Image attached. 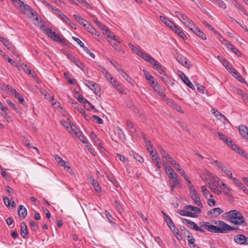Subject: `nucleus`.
Here are the masks:
<instances>
[{"label": "nucleus", "instance_id": "f257e3e1", "mask_svg": "<svg viewBox=\"0 0 248 248\" xmlns=\"http://www.w3.org/2000/svg\"><path fill=\"white\" fill-rule=\"evenodd\" d=\"M216 225H210L209 222H200L201 228H204L208 231L216 233H227L231 231L239 230L237 227H232L221 220H216Z\"/></svg>", "mask_w": 248, "mask_h": 248}, {"label": "nucleus", "instance_id": "f03ea898", "mask_svg": "<svg viewBox=\"0 0 248 248\" xmlns=\"http://www.w3.org/2000/svg\"><path fill=\"white\" fill-rule=\"evenodd\" d=\"M224 217L227 218L230 222L235 225L247 226L246 218L242 213L237 210H232L227 212L223 215Z\"/></svg>", "mask_w": 248, "mask_h": 248}, {"label": "nucleus", "instance_id": "7ed1b4c3", "mask_svg": "<svg viewBox=\"0 0 248 248\" xmlns=\"http://www.w3.org/2000/svg\"><path fill=\"white\" fill-rule=\"evenodd\" d=\"M15 6L20 11V13L26 14V12L30 11L33 16H36V13L35 14L32 12L31 8L28 4H25L21 0H11Z\"/></svg>", "mask_w": 248, "mask_h": 248}, {"label": "nucleus", "instance_id": "20e7f679", "mask_svg": "<svg viewBox=\"0 0 248 248\" xmlns=\"http://www.w3.org/2000/svg\"><path fill=\"white\" fill-rule=\"evenodd\" d=\"M47 36L56 42H60L65 45L67 44V41L62 38L60 34L56 33L55 31H53L50 28H46L45 29Z\"/></svg>", "mask_w": 248, "mask_h": 248}, {"label": "nucleus", "instance_id": "39448f33", "mask_svg": "<svg viewBox=\"0 0 248 248\" xmlns=\"http://www.w3.org/2000/svg\"><path fill=\"white\" fill-rule=\"evenodd\" d=\"M84 83L89 87L91 90H93L94 93L99 96L101 95L100 88L98 85L92 81H89L87 79L84 80Z\"/></svg>", "mask_w": 248, "mask_h": 248}, {"label": "nucleus", "instance_id": "423d86ee", "mask_svg": "<svg viewBox=\"0 0 248 248\" xmlns=\"http://www.w3.org/2000/svg\"><path fill=\"white\" fill-rule=\"evenodd\" d=\"M234 241L236 243L241 245L248 244V237L243 234H237L234 237Z\"/></svg>", "mask_w": 248, "mask_h": 248}, {"label": "nucleus", "instance_id": "0eeeda50", "mask_svg": "<svg viewBox=\"0 0 248 248\" xmlns=\"http://www.w3.org/2000/svg\"><path fill=\"white\" fill-rule=\"evenodd\" d=\"M176 16L186 26H190V24L192 22L188 19L187 17L183 15L181 12L177 11L175 12Z\"/></svg>", "mask_w": 248, "mask_h": 248}, {"label": "nucleus", "instance_id": "6e6552de", "mask_svg": "<svg viewBox=\"0 0 248 248\" xmlns=\"http://www.w3.org/2000/svg\"><path fill=\"white\" fill-rule=\"evenodd\" d=\"M67 57L70 59V60L74 62V63L82 71H84V66L82 62L79 60L77 59L74 56L71 54H68Z\"/></svg>", "mask_w": 248, "mask_h": 248}, {"label": "nucleus", "instance_id": "1a4fd4ad", "mask_svg": "<svg viewBox=\"0 0 248 248\" xmlns=\"http://www.w3.org/2000/svg\"><path fill=\"white\" fill-rule=\"evenodd\" d=\"M223 212L222 209L219 207L214 208L207 212V215H211L212 217H215Z\"/></svg>", "mask_w": 248, "mask_h": 248}, {"label": "nucleus", "instance_id": "9d476101", "mask_svg": "<svg viewBox=\"0 0 248 248\" xmlns=\"http://www.w3.org/2000/svg\"><path fill=\"white\" fill-rule=\"evenodd\" d=\"M19 217L20 219H23L27 215V211L24 206L20 205L17 209Z\"/></svg>", "mask_w": 248, "mask_h": 248}, {"label": "nucleus", "instance_id": "9b49d317", "mask_svg": "<svg viewBox=\"0 0 248 248\" xmlns=\"http://www.w3.org/2000/svg\"><path fill=\"white\" fill-rule=\"evenodd\" d=\"M140 57H141L143 59H144L145 61L148 62L151 64L155 62V60L154 58L151 57L150 55H148L147 53H145L142 51H140V52L139 53V55H138Z\"/></svg>", "mask_w": 248, "mask_h": 248}, {"label": "nucleus", "instance_id": "f8f14e48", "mask_svg": "<svg viewBox=\"0 0 248 248\" xmlns=\"http://www.w3.org/2000/svg\"><path fill=\"white\" fill-rule=\"evenodd\" d=\"M20 234L23 238H28V231L25 222H22L20 224Z\"/></svg>", "mask_w": 248, "mask_h": 248}, {"label": "nucleus", "instance_id": "ddd939ff", "mask_svg": "<svg viewBox=\"0 0 248 248\" xmlns=\"http://www.w3.org/2000/svg\"><path fill=\"white\" fill-rule=\"evenodd\" d=\"M170 29L183 40H186L187 39L186 34L175 24L173 25L172 28Z\"/></svg>", "mask_w": 248, "mask_h": 248}, {"label": "nucleus", "instance_id": "4468645a", "mask_svg": "<svg viewBox=\"0 0 248 248\" xmlns=\"http://www.w3.org/2000/svg\"><path fill=\"white\" fill-rule=\"evenodd\" d=\"M180 77L183 81L191 89L195 90V86L193 85V84L189 80L188 77L184 73H182Z\"/></svg>", "mask_w": 248, "mask_h": 248}, {"label": "nucleus", "instance_id": "2eb2a0df", "mask_svg": "<svg viewBox=\"0 0 248 248\" xmlns=\"http://www.w3.org/2000/svg\"><path fill=\"white\" fill-rule=\"evenodd\" d=\"M97 26L102 31H103V33L107 35L108 37H111V34H112V33L109 31L108 28L102 23H99Z\"/></svg>", "mask_w": 248, "mask_h": 248}, {"label": "nucleus", "instance_id": "dca6fc26", "mask_svg": "<svg viewBox=\"0 0 248 248\" xmlns=\"http://www.w3.org/2000/svg\"><path fill=\"white\" fill-rule=\"evenodd\" d=\"M112 39V41L110 42V44L114 47L115 50L118 51H122L120 46V43L116 40L115 36L113 35V33L111 34V37H109Z\"/></svg>", "mask_w": 248, "mask_h": 248}, {"label": "nucleus", "instance_id": "f3484780", "mask_svg": "<svg viewBox=\"0 0 248 248\" xmlns=\"http://www.w3.org/2000/svg\"><path fill=\"white\" fill-rule=\"evenodd\" d=\"M217 58L229 72H232V70H234L231 65H229L228 62L225 59L219 56H218Z\"/></svg>", "mask_w": 248, "mask_h": 248}, {"label": "nucleus", "instance_id": "a211bd4d", "mask_svg": "<svg viewBox=\"0 0 248 248\" xmlns=\"http://www.w3.org/2000/svg\"><path fill=\"white\" fill-rule=\"evenodd\" d=\"M188 210H180L178 211V213L183 216H187L191 217H197L195 213H192L188 211Z\"/></svg>", "mask_w": 248, "mask_h": 248}, {"label": "nucleus", "instance_id": "6ab92c4d", "mask_svg": "<svg viewBox=\"0 0 248 248\" xmlns=\"http://www.w3.org/2000/svg\"><path fill=\"white\" fill-rule=\"evenodd\" d=\"M181 219L184 223H185L186 225H187L188 227L191 229L196 230L197 228L198 227V226L196 223L190 220L183 218H182Z\"/></svg>", "mask_w": 248, "mask_h": 248}, {"label": "nucleus", "instance_id": "aec40b11", "mask_svg": "<svg viewBox=\"0 0 248 248\" xmlns=\"http://www.w3.org/2000/svg\"><path fill=\"white\" fill-rule=\"evenodd\" d=\"M212 113L218 119L221 120H224L226 121L227 122H229L227 119L226 118V117L222 114L221 113H220L219 111H217V110L212 108L211 110Z\"/></svg>", "mask_w": 248, "mask_h": 248}, {"label": "nucleus", "instance_id": "412c9836", "mask_svg": "<svg viewBox=\"0 0 248 248\" xmlns=\"http://www.w3.org/2000/svg\"><path fill=\"white\" fill-rule=\"evenodd\" d=\"M152 65L154 66V68L155 69L160 75L165 73L163 67L156 60H155V62H153Z\"/></svg>", "mask_w": 248, "mask_h": 248}, {"label": "nucleus", "instance_id": "4be33fe9", "mask_svg": "<svg viewBox=\"0 0 248 248\" xmlns=\"http://www.w3.org/2000/svg\"><path fill=\"white\" fill-rule=\"evenodd\" d=\"M21 67L26 73L31 75L33 78L36 79H38L37 76L34 73H32L31 72V71L29 69V67L26 64L23 63L21 65Z\"/></svg>", "mask_w": 248, "mask_h": 248}, {"label": "nucleus", "instance_id": "5701e85b", "mask_svg": "<svg viewBox=\"0 0 248 248\" xmlns=\"http://www.w3.org/2000/svg\"><path fill=\"white\" fill-rule=\"evenodd\" d=\"M54 158L59 165L63 166L64 168H66L67 165L68 164L67 161L62 160V159L57 155H54Z\"/></svg>", "mask_w": 248, "mask_h": 248}, {"label": "nucleus", "instance_id": "b1692460", "mask_svg": "<svg viewBox=\"0 0 248 248\" xmlns=\"http://www.w3.org/2000/svg\"><path fill=\"white\" fill-rule=\"evenodd\" d=\"M208 186L213 192H214L218 195L221 194V193H222L221 191L219 189L218 187L213 183H209L208 184Z\"/></svg>", "mask_w": 248, "mask_h": 248}, {"label": "nucleus", "instance_id": "393cba45", "mask_svg": "<svg viewBox=\"0 0 248 248\" xmlns=\"http://www.w3.org/2000/svg\"><path fill=\"white\" fill-rule=\"evenodd\" d=\"M176 60L182 65L189 68V64L187 63V61L186 58L181 55H179L177 57Z\"/></svg>", "mask_w": 248, "mask_h": 248}, {"label": "nucleus", "instance_id": "a878e982", "mask_svg": "<svg viewBox=\"0 0 248 248\" xmlns=\"http://www.w3.org/2000/svg\"><path fill=\"white\" fill-rule=\"evenodd\" d=\"M217 134L218 135L219 139L223 140L226 144L228 145L229 143H232V140L224 134L220 132H217Z\"/></svg>", "mask_w": 248, "mask_h": 248}, {"label": "nucleus", "instance_id": "bb28decb", "mask_svg": "<svg viewBox=\"0 0 248 248\" xmlns=\"http://www.w3.org/2000/svg\"><path fill=\"white\" fill-rule=\"evenodd\" d=\"M239 133L243 137L248 140V128L242 126L239 128Z\"/></svg>", "mask_w": 248, "mask_h": 248}, {"label": "nucleus", "instance_id": "cd10ccee", "mask_svg": "<svg viewBox=\"0 0 248 248\" xmlns=\"http://www.w3.org/2000/svg\"><path fill=\"white\" fill-rule=\"evenodd\" d=\"M101 73L109 82L111 83V81H113L112 80L114 79L112 76H111V75L108 72V71L106 69H102V70H101Z\"/></svg>", "mask_w": 248, "mask_h": 248}, {"label": "nucleus", "instance_id": "c85d7f7f", "mask_svg": "<svg viewBox=\"0 0 248 248\" xmlns=\"http://www.w3.org/2000/svg\"><path fill=\"white\" fill-rule=\"evenodd\" d=\"M233 182L242 189L245 193H248V189L244 186V185L240 182L237 178L233 179Z\"/></svg>", "mask_w": 248, "mask_h": 248}, {"label": "nucleus", "instance_id": "c756f323", "mask_svg": "<svg viewBox=\"0 0 248 248\" xmlns=\"http://www.w3.org/2000/svg\"><path fill=\"white\" fill-rule=\"evenodd\" d=\"M160 20L164 22L168 27H170V28H172L174 23H173L171 21L169 20L168 18L160 16H159Z\"/></svg>", "mask_w": 248, "mask_h": 248}, {"label": "nucleus", "instance_id": "7c9ffc66", "mask_svg": "<svg viewBox=\"0 0 248 248\" xmlns=\"http://www.w3.org/2000/svg\"><path fill=\"white\" fill-rule=\"evenodd\" d=\"M162 164L164 166V169L166 171V172L168 174L169 177L171 175L176 176V173L174 171V170L171 167L169 166H166L165 165L166 163H164V162H163Z\"/></svg>", "mask_w": 248, "mask_h": 248}, {"label": "nucleus", "instance_id": "2f4dec72", "mask_svg": "<svg viewBox=\"0 0 248 248\" xmlns=\"http://www.w3.org/2000/svg\"><path fill=\"white\" fill-rule=\"evenodd\" d=\"M0 42H1L8 49H10L12 48V46H13L12 43L10 42L8 39L3 37H0Z\"/></svg>", "mask_w": 248, "mask_h": 248}, {"label": "nucleus", "instance_id": "473e14b6", "mask_svg": "<svg viewBox=\"0 0 248 248\" xmlns=\"http://www.w3.org/2000/svg\"><path fill=\"white\" fill-rule=\"evenodd\" d=\"M184 208L185 210H190L192 211H194L197 214H199L201 212V210L199 208L191 205H186L184 206Z\"/></svg>", "mask_w": 248, "mask_h": 248}, {"label": "nucleus", "instance_id": "72a5a7b5", "mask_svg": "<svg viewBox=\"0 0 248 248\" xmlns=\"http://www.w3.org/2000/svg\"><path fill=\"white\" fill-rule=\"evenodd\" d=\"M190 198L198 206L200 207H203V204L201 202L200 197L198 196V194L197 195H194L193 196H192Z\"/></svg>", "mask_w": 248, "mask_h": 248}, {"label": "nucleus", "instance_id": "f704fd0d", "mask_svg": "<svg viewBox=\"0 0 248 248\" xmlns=\"http://www.w3.org/2000/svg\"><path fill=\"white\" fill-rule=\"evenodd\" d=\"M111 83L114 86V88L117 90L119 92L123 93L124 92L122 86L117 83L116 79H113V81H111Z\"/></svg>", "mask_w": 248, "mask_h": 248}, {"label": "nucleus", "instance_id": "c9c22d12", "mask_svg": "<svg viewBox=\"0 0 248 248\" xmlns=\"http://www.w3.org/2000/svg\"><path fill=\"white\" fill-rule=\"evenodd\" d=\"M182 233L184 234V235L187 238V239H189L191 237V233L187 230L184 226H180V227Z\"/></svg>", "mask_w": 248, "mask_h": 248}, {"label": "nucleus", "instance_id": "e433bc0d", "mask_svg": "<svg viewBox=\"0 0 248 248\" xmlns=\"http://www.w3.org/2000/svg\"><path fill=\"white\" fill-rule=\"evenodd\" d=\"M70 129L69 132L72 133V134H74L75 136H78L79 134V131L78 130V129L76 128V126L71 123L69 124Z\"/></svg>", "mask_w": 248, "mask_h": 248}, {"label": "nucleus", "instance_id": "4c0bfd02", "mask_svg": "<svg viewBox=\"0 0 248 248\" xmlns=\"http://www.w3.org/2000/svg\"><path fill=\"white\" fill-rule=\"evenodd\" d=\"M228 145L231 148V149L234 151H236L238 153L241 154V149L235 144L233 141L232 140V143H229Z\"/></svg>", "mask_w": 248, "mask_h": 248}, {"label": "nucleus", "instance_id": "58836bf2", "mask_svg": "<svg viewBox=\"0 0 248 248\" xmlns=\"http://www.w3.org/2000/svg\"><path fill=\"white\" fill-rule=\"evenodd\" d=\"M91 183L96 192H101V188L99 185L98 182L96 180L92 179L91 180Z\"/></svg>", "mask_w": 248, "mask_h": 248}, {"label": "nucleus", "instance_id": "ea45409f", "mask_svg": "<svg viewBox=\"0 0 248 248\" xmlns=\"http://www.w3.org/2000/svg\"><path fill=\"white\" fill-rule=\"evenodd\" d=\"M170 179V184H174L176 185L180 184L177 178V175H171L169 177Z\"/></svg>", "mask_w": 248, "mask_h": 248}, {"label": "nucleus", "instance_id": "a19ab883", "mask_svg": "<svg viewBox=\"0 0 248 248\" xmlns=\"http://www.w3.org/2000/svg\"><path fill=\"white\" fill-rule=\"evenodd\" d=\"M232 52L235 53L236 55H237L238 57H241V52L234 46L232 45H231L230 46V47H228Z\"/></svg>", "mask_w": 248, "mask_h": 248}, {"label": "nucleus", "instance_id": "79ce46f5", "mask_svg": "<svg viewBox=\"0 0 248 248\" xmlns=\"http://www.w3.org/2000/svg\"><path fill=\"white\" fill-rule=\"evenodd\" d=\"M214 3L216 4H217L218 6V7H219L222 9H225L226 8V6L225 3L222 0H215Z\"/></svg>", "mask_w": 248, "mask_h": 248}, {"label": "nucleus", "instance_id": "37998d69", "mask_svg": "<svg viewBox=\"0 0 248 248\" xmlns=\"http://www.w3.org/2000/svg\"><path fill=\"white\" fill-rule=\"evenodd\" d=\"M196 86L199 93L201 94H203L204 93L205 87L198 82H196Z\"/></svg>", "mask_w": 248, "mask_h": 248}, {"label": "nucleus", "instance_id": "c03bdc74", "mask_svg": "<svg viewBox=\"0 0 248 248\" xmlns=\"http://www.w3.org/2000/svg\"><path fill=\"white\" fill-rule=\"evenodd\" d=\"M14 96L16 98L18 99L20 104H23L24 99L21 94L17 92Z\"/></svg>", "mask_w": 248, "mask_h": 248}, {"label": "nucleus", "instance_id": "a18cd8bd", "mask_svg": "<svg viewBox=\"0 0 248 248\" xmlns=\"http://www.w3.org/2000/svg\"><path fill=\"white\" fill-rule=\"evenodd\" d=\"M189 193L190 197H192V196H193L194 195L198 194V192L193 185H190L189 186Z\"/></svg>", "mask_w": 248, "mask_h": 248}, {"label": "nucleus", "instance_id": "49530a36", "mask_svg": "<svg viewBox=\"0 0 248 248\" xmlns=\"http://www.w3.org/2000/svg\"><path fill=\"white\" fill-rule=\"evenodd\" d=\"M73 17L77 20V21L80 24H82L84 22H86V20L77 15H74Z\"/></svg>", "mask_w": 248, "mask_h": 248}, {"label": "nucleus", "instance_id": "de8ad7c7", "mask_svg": "<svg viewBox=\"0 0 248 248\" xmlns=\"http://www.w3.org/2000/svg\"><path fill=\"white\" fill-rule=\"evenodd\" d=\"M201 188L203 195L205 198H207L208 195L210 194L209 191L207 189L205 186H202Z\"/></svg>", "mask_w": 248, "mask_h": 248}, {"label": "nucleus", "instance_id": "09e8293b", "mask_svg": "<svg viewBox=\"0 0 248 248\" xmlns=\"http://www.w3.org/2000/svg\"><path fill=\"white\" fill-rule=\"evenodd\" d=\"M195 34L198 37H199L200 38H201L202 40L206 39V37L205 34L202 31H201L199 29L198 30V31L196 32V33H195Z\"/></svg>", "mask_w": 248, "mask_h": 248}, {"label": "nucleus", "instance_id": "8fccbe9b", "mask_svg": "<svg viewBox=\"0 0 248 248\" xmlns=\"http://www.w3.org/2000/svg\"><path fill=\"white\" fill-rule=\"evenodd\" d=\"M0 170H1V175L6 179V180L8 181H11V178L9 176V175L7 174V172L3 170V169L2 167H0Z\"/></svg>", "mask_w": 248, "mask_h": 248}, {"label": "nucleus", "instance_id": "3c124183", "mask_svg": "<svg viewBox=\"0 0 248 248\" xmlns=\"http://www.w3.org/2000/svg\"><path fill=\"white\" fill-rule=\"evenodd\" d=\"M84 106L88 110H91L92 108H94V106L88 101L84 103Z\"/></svg>", "mask_w": 248, "mask_h": 248}, {"label": "nucleus", "instance_id": "603ef678", "mask_svg": "<svg viewBox=\"0 0 248 248\" xmlns=\"http://www.w3.org/2000/svg\"><path fill=\"white\" fill-rule=\"evenodd\" d=\"M128 46L138 55H139V53L141 51L139 50L137 47L135 46L132 44H129Z\"/></svg>", "mask_w": 248, "mask_h": 248}, {"label": "nucleus", "instance_id": "864d4df0", "mask_svg": "<svg viewBox=\"0 0 248 248\" xmlns=\"http://www.w3.org/2000/svg\"><path fill=\"white\" fill-rule=\"evenodd\" d=\"M191 31H192L195 34L199 30L195 25L193 24V22L190 23V26H187Z\"/></svg>", "mask_w": 248, "mask_h": 248}, {"label": "nucleus", "instance_id": "5fc2aeb1", "mask_svg": "<svg viewBox=\"0 0 248 248\" xmlns=\"http://www.w3.org/2000/svg\"><path fill=\"white\" fill-rule=\"evenodd\" d=\"M145 77L149 81H151L152 79H154V77L147 71L143 70Z\"/></svg>", "mask_w": 248, "mask_h": 248}, {"label": "nucleus", "instance_id": "6e6d98bb", "mask_svg": "<svg viewBox=\"0 0 248 248\" xmlns=\"http://www.w3.org/2000/svg\"><path fill=\"white\" fill-rule=\"evenodd\" d=\"M78 138L79 140L84 144L87 143V140L86 138L81 135V133L79 132V134L78 136H76Z\"/></svg>", "mask_w": 248, "mask_h": 248}, {"label": "nucleus", "instance_id": "4d7b16f0", "mask_svg": "<svg viewBox=\"0 0 248 248\" xmlns=\"http://www.w3.org/2000/svg\"><path fill=\"white\" fill-rule=\"evenodd\" d=\"M78 110L83 115L86 120L89 121L90 119V117L87 116L82 108H78Z\"/></svg>", "mask_w": 248, "mask_h": 248}, {"label": "nucleus", "instance_id": "13d9d810", "mask_svg": "<svg viewBox=\"0 0 248 248\" xmlns=\"http://www.w3.org/2000/svg\"><path fill=\"white\" fill-rule=\"evenodd\" d=\"M79 3L82 4L83 6H84L85 7L88 8V9H91V5L85 0H78Z\"/></svg>", "mask_w": 248, "mask_h": 248}, {"label": "nucleus", "instance_id": "bf43d9fd", "mask_svg": "<svg viewBox=\"0 0 248 248\" xmlns=\"http://www.w3.org/2000/svg\"><path fill=\"white\" fill-rule=\"evenodd\" d=\"M150 82V85L151 86L154 88H156L157 89H159L160 88L159 86L158 85L157 82L155 81V80L154 78L151 81H149Z\"/></svg>", "mask_w": 248, "mask_h": 248}, {"label": "nucleus", "instance_id": "052dcab7", "mask_svg": "<svg viewBox=\"0 0 248 248\" xmlns=\"http://www.w3.org/2000/svg\"><path fill=\"white\" fill-rule=\"evenodd\" d=\"M155 165L158 168H160L161 166V162L160 161V158L159 157H156L155 158L154 160L153 161Z\"/></svg>", "mask_w": 248, "mask_h": 248}, {"label": "nucleus", "instance_id": "680f3d73", "mask_svg": "<svg viewBox=\"0 0 248 248\" xmlns=\"http://www.w3.org/2000/svg\"><path fill=\"white\" fill-rule=\"evenodd\" d=\"M188 240V243L189 246H190L191 245H193V247L194 248H195L196 247V245L194 244L195 239L193 237V236L191 235V237H190L189 239H187Z\"/></svg>", "mask_w": 248, "mask_h": 248}, {"label": "nucleus", "instance_id": "e2e57ef3", "mask_svg": "<svg viewBox=\"0 0 248 248\" xmlns=\"http://www.w3.org/2000/svg\"><path fill=\"white\" fill-rule=\"evenodd\" d=\"M133 156H134V158L136 160L138 161L139 162H140V163L143 162L144 159H143V157L142 156H141L140 155H139L137 154H135L133 155Z\"/></svg>", "mask_w": 248, "mask_h": 248}, {"label": "nucleus", "instance_id": "0e129e2a", "mask_svg": "<svg viewBox=\"0 0 248 248\" xmlns=\"http://www.w3.org/2000/svg\"><path fill=\"white\" fill-rule=\"evenodd\" d=\"M7 88L13 95H14L17 92L10 85H7Z\"/></svg>", "mask_w": 248, "mask_h": 248}, {"label": "nucleus", "instance_id": "69168bd1", "mask_svg": "<svg viewBox=\"0 0 248 248\" xmlns=\"http://www.w3.org/2000/svg\"><path fill=\"white\" fill-rule=\"evenodd\" d=\"M114 203L115 204L116 208H117L120 213H122V212L124 211V209L122 208L121 205L119 203V202L117 201H115L114 202Z\"/></svg>", "mask_w": 248, "mask_h": 248}, {"label": "nucleus", "instance_id": "338daca9", "mask_svg": "<svg viewBox=\"0 0 248 248\" xmlns=\"http://www.w3.org/2000/svg\"><path fill=\"white\" fill-rule=\"evenodd\" d=\"M105 215L107 217L108 219V221L111 223V224H113V217H111V215L110 214V213L106 211H105Z\"/></svg>", "mask_w": 248, "mask_h": 248}, {"label": "nucleus", "instance_id": "774afa93", "mask_svg": "<svg viewBox=\"0 0 248 248\" xmlns=\"http://www.w3.org/2000/svg\"><path fill=\"white\" fill-rule=\"evenodd\" d=\"M58 16L63 21L65 22L67 21H69L67 16L63 13H61Z\"/></svg>", "mask_w": 248, "mask_h": 248}]
</instances>
